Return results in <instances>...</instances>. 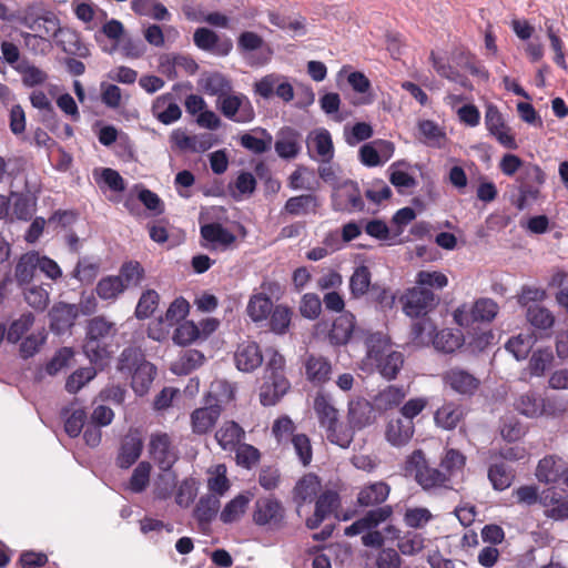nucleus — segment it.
Segmentation results:
<instances>
[{
  "instance_id": "1a4fd4ad",
  "label": "nucleus",
  "mask_w": 568,
  "mask_h": 568,
  "mask_svg": "<svg viewBox=\"0 0 568 568\" xmlns=\"http://www.w3.org/2000/svg\"><path fill=\"white\" fill-rule=\"evenodd\" d=\"M535 476L539 483H561L568 487V463L556 454L546 455L538 462Z\"/></svg>"
},
{
  "instance_id": "412c9836",
  "label": "nucleus",
  "mask_w": 568,
  "mask_h": 568,
  "mask_svg": "<svg viewBox=\"0 0 568 568\" xmlns=\"http://www.w3.org/2000/svg\"><path fill=\"white\" fill-rule=\"evenodd\" d=\"M540 504L545 507V516L554 520L568 519V496L550 487L542 491Z\"/></svg>"
},
{
  "instance_id": "423d86ee",
  "label": "nucleus",
  "mask_w": 568,
  "mask_h": 568,
  "mask_svg": "<svg viewBox=\"0 0 568 568\" xmlns=\"http://www.w3.org/2000/svg\"><path fill=\"white\" fill-rule=\"evenodd\" d=\"M498 304L491 298H479L468 310L466 305L454 312V320L462 327H469L478 322H491L498 314Z\"/></svg>"
},
{
  "instance_id": "473e14b6",
  "label": "nucleus",
  "mask_w": 568,
  "mask_h": 568,
  "mask_svg": "<svg viewBox=\"0 0 568 568\" xmlns=\"http://www.w3.org/2000/svg\"><path fill=\"white\" fill-rule=\"evenodd\" d=\"M418 139L425 145L442 149L447 142V134L434 120H420L417 123Z\"/></svg>"
},
{
  "instance_id": "c756f323",
  "label": "nucleus",
  "mask_w": 568,
  "mask_h": 568,
  "mask_svg": "<svg viewBox=\"0 0 568 568\" xmlns=\"http://www.w3.org/2000/svg\"><path fill=\"white\" fill-rule=\"evenodd\" d=\"M263 48L266 50V54L258 55L255 61V63L260 65L266 64L272 54V50L268 44L265 43L263 37L253 31H243L237 38V50L243 55Z\"/></svg>"
},
{
  "instance_id": "c9c22d12",
  "label": "nucleus",
  "mask_w": 568,
  "mask_h": 568,
  "mask_svg": "<svg viewBox=\"0 0 568 568\" xmlns=\"http://www.w3.org/2000/svg\"><path fill=\"white\" fill-rule=\"evenodd\" d=\"M540 403V394L535 390H527L515 398L513 406L518 414L527 418H538L542 416V405Z\"/></svg>"
},
{
  "instance_id": "bb28decb",
  "label": "nucleus",
  "mask_w": 568,
  "mask_h": 568,
  "mask_svg": "<svg viewBox=\"0 0 568 568\" xmlns=\"http://www.w3.org/2000/svg\"><path fill=\"white\" fill-rule=\"evenodd\" d=\"M355 332V316L344 312L337 316L328 332V341L334 346L346 345Z\"/></svg>"
},
{
  "instance_id": "864d4df0",
  "label": "nucleus",
  "mask_w": 568,
  "mask_h": 568,
  "mask_svg": "<svg viewBox=\"0 0 568 568\" xmlns=\"http://www.w3.org/2000/svg\"><path fill=\"white\" fill-rule=\"evenodd\" d=\"M73 405L74 403H71V406ZM61 414L67 417L64 423L65 433L72 438L78 437L84 427L88 417L87 412L83 408L64 407Z\"/></svg>"
},
{
  "instance_id": "e2e57ef3",
  "label": "nucleus",
  "mask_w": 568,
  "mask_h": 568,
  "mask_svg": "<svg viewBox=\"0 0 568 568\" xmlns=\"http://www.w3.org/2000/svg\"><path fill=\"white\" fill-rule=\"evenodd\" d=\"M296 425L287 415L277 417L272 425V435L278 445L285 446L295 436Z\"/></svg>"
},
{
  "instance_id": "6ab92c4d",
  "label": "nucleus",
  "mask_w": 568,
  "mask_h": 568,
  "mask_svg": "<svg viewBox=\"0 0 568 568\" xmlns=\"http://www.w3.org/2000/svg\"><path fill=\"white\" fill-rule=\"evenodd\" d=\"M394 514L393 506L386 505L382 508L367 510L363 517L355 520L351 526L345 528L346 536H356L366 530L378 527L386 523Z\"/></svg>"
},
{
  "instance_id": "20e7f679",
  "label": "nucleus",
  "mask_w": 568,
  "mask_h": 568,
  "mask_svg": "<svg viewBox=\"0 0 568 568\" xmlns=\"http://www.w3.org/2000/svg\"><path fill=\"white\" fill-rule=\"evenodd\" d=\"M545 181V172L539 165L526 163L517 178L519 194L515 201L516 207L521 211L526 209L528 202L537 200Z\"/></svg>"
},
{
  "instance_id": "37998d69",
  "label": "nucleus",
  "mask_w": 568,
  "mask_h": 568,
  "mask_svg": "<svg viewBox=\"0 0 568 568\" xmlns=\"http://www.w3.org/2000/svg\"><path fill=\"white\" fill-rule=\"evenodd\" d=\"M115 335V324L106 321L102 316H95L88 323L85 335L88 339L112 342Z\"/></svg>"
},
{
  "instance_id": "5fc2aeb1",
  "label": "nucleus",
  "mask_w": 568,
  "mask_h": 568,
  "mask_svg": "<svg viewBox=\"0 0 568 568\" xmlns=\"http://www.w3.org/2000/svg\"><path fill=\"white\" fill-rule=\"evenodd\" d=\"M125 290V285L121 277L115 275H108L102 277L97 286L95 293L97 295L104 301H114L118 296L123 293Z\"/></svg>"
},
{
  "instance_id": "f03ea898",
  "label": "nucleus",
  "mask_w": 568,
  "mask_h": 568,
  "mask_svg": "<svg viewBox=\"0 0 568 568\" xmlns=\"http://www.w3.org/2000/svg\"><path fill=\"white\" fill-rule=\"evenodd\" d=\"M285 358L278 352H273L268 358L264 382L260 387V402L263 406H273L290 390L291 383L285 376Z\"/></svg>"
},
{
  "instance_id": "bf43d9fd",
  "label": "nucleus",
  "mask_w": 568,
  "mask_h": 568,
  "mask_svg": "<svg viewBox=\"0 0 568 568\" xmlns=\"http://www.w3.org/2000/svg\"><path fill=\"white\" fill-rule=\"evenodd\" d=\"M293 312L283 304L275 305L268 315L270 329L278 335L285 334L291 325Z\"/></svg>"
},
{
  "instance_id": "2f4dec72",
  "label": "nucleus",
  "mask_w": 568,
  "mask_h": 568,
  "mask_svg": "<svg viewBox=\"0 0 568 568\" xmlns=\"http://www.w3.org/2000/svg\"><path fill=\"white\" fill-rule=\"evenodd\" d=\"M464 417L465 413L462 405L454 402H447L436 409L434 414V422L437 427L445 430H453L458 426Z\"/></svg>"
},
{
  "instance_id": "de8ad7c7",
  "label": "nucleus",
  "mask_w": 568,
  "mask_h": 568,
  "mask_svg": "<svg viewBox=\"0 0 568 568\" xmlns=\"http://www.w3.org/2000/svg\"><path fill=\"white\" fill-rule=\"evenodd\" d=\"M466 466V456L456 448H446L440 457L439 467L446 474L449 480L458 473H462Z\"/></svg>"
},
{
  "instance_id": "b1692460",
  "label": "nucleus",
  "mask_w": 568,
  "mask_h": 568,
  "mask_svg": "<svg viewBox=\"0 0 568 568\" xmlns=\"http://www.w3.org/2000/svg\"><path fill=\"white\" fill-rule=\"evenodd\" d=\"M78 314L79 310L74 304H68L63 302L54 304L49 312L50 328L57 334L64 333L67 329L73 326Z\"/></svg>"
},
{
  "instance_id": "338daca9",
  "label": "nucleus",
  "mask_w": 568,
  "mask_h": 568,
  "mask_svg": "<svg viewBox=\"0 0 568 568\" xmlns=\"http://www.w3.org/2000/svg\"><path fill=\"white\" fill-rule=\"evenodd\" d=\"M554 354L551 349L540 348L535 351L528 363L529 374L536 377L544 376L546 371L551 366Z\"/></svg>"
},
{
  "instance_id": "8fccbe9b",
  "label": "nucleus",
  "mask_w": 568,
  "mask_h": 568,
  "mask_svg": "<svg viewBox=\"0 0 568 568\" xmlns=\"http://www.w3.org/2000/svg\"><path fill=\"white\" fill-rule=\"evenodd\" d=\"M274 305L272 300L265 293H258L251 296L247 304V314L255 323L268 318Z\"/></svg>"
},
{
  "instance_id": "9d476101",
  "label": "nucleus",
  "mask_w": 568,
  "mask_h": 568,
  "mask_svg": "<svg viewBox=\"0 0 568 568\" xmlns=\"http://www.w3.org/2000/svg\"><path fill=\"white\" fill-rule=\"evenodd\" d=\"M217 108L225 118L239 123L250 122L255 115L250 100L243 94L226 93L217 99Z\"/></svg>"
},
{
  "instance_id": "a19ab883",
  "label": "nucleus",
  "mask_w": 568,
  "mask_h": 568,
  "mask_svg": "<svg viewBox=\"0 0 568 568\" xmlns=\"http://www.w3.org/2000/svg\"><path fill=\"white\" fill-rule=\"evenodd\" d=\"M83 353L89 358L90 363L103 368L111 357V342L84 339Z\"/></svg>"
},
{
  "instance_id": "13d9d810",
  "label": "nucleus",
  "mask_w": 568,
  "mask_h": 568,
  "mask_svg": "<svg viewBox=\"0 0 568 568\" xmlns=\"http://www.w3.org/2000/svg\"><path fill=\"white\" fill-rule=\"evenodd\" d=\"M49 16H51V13L44 10L42 3L33 2L20 10L19 21L24 27L34 29L36 24L40 20H44L45 22H54L53 19H51Z\"/></svg>"
},
{
  "instance_id": "4be33fe9",
  "label": "nucleus",
  "mask_w": 568,
  "mask_h": 568,
  "mask_svg": "<svg viewBox=\"0 0 568 568\" xmlns=\"http://www.w3.org/2000/svg\"><path fill=\"white\" fill-rule=\"evenodd\" d=\"M361 337L366 348V361L369 364L394 351L392 338L383 332L362 331Z\"/></svg>"
},
{
  "instance_id": "393cba45",
  "label": "nucleus",
  "mask_w": 568,
  "mask_h": 568,
  "mask_svg": "<svg viewBox=\"0 0 568 568\" xmlns=\"http://www.w3.org/2000/svg\"><path fill=\"white\" fill-rule=\"evenodd\" d=\"M415 433L414 422L402 417L392 418L385 429L386 440L394 447L408 444Z\"/></svg>"
},
{
  "instance_id": "49530a36",
  "label": "nucleus",
  "mask_w": 568,
  "mask_h": 568,
  "mask_svg": "<svg viewBox=\"0 0 568 568\" xmlns=\"http://www.w3.org/2000/svg\"><path fill=\"white\" fill-rule=\"evenodd\" d=\"M156 375V368L150 362L143 363L136 371L131 374V387L134 393L139 396H143L148 393L153 379Z\"/></svg>"
},
{
  "instance_id": "6e6d98bb",
  "label": "nucleus",
  "mask_w": 568,
  "mask_h": 568,
  "mask_svg": "<svg viewBox=\"0 0 568 568\" xmlns=\"http://www.w3.org/2000/svg\"><path fill=\"white\" fill-rule=\"evenodd\" d=\"M526 318L537 329L546 331L555 324L554 314L545 306L532 304L527 307Z\"/></svg>"
},
{
  "instance_id": "9b49d317",
  "label": "nucleus",
  "mask_w": 568,
  "mask_h": 568,
  "mask_svg": "<svg viewBox=\"0 0 568 568\" xmlns=\"http://www.w3.org/2000/svg\"><path fill=\"white\" fill-rule=\"evenodd\" d=\"M305 378L313 386L321 387L332 379L333 364L321 354L310 353L303 359Z\"/></svg>"
},
{
  "instance_id": "7c9ffc66",
  "label": "nucleus",
  "mask_w": 568,
  "mask_h": 568,
  "mask_svg": "<svg viewBox=\"0 0 568 568\" xmlns=\"http://www.w3.org/2000/svg\"><path fill=\"white\" fill-rule=\"evenodd\" d=\"M318 207V197L315 194L307 193L287 199L282 213L288 214L291 216H304L308 214H315Z\"/></svg>"
},
{
  "instance_id": "a18cd8bd",
  "label": "nucleus",
  "mask_w": 568,
  "mask_h": 568,
  "mask_svg": "<svg viewBox=\"0 0 568 568\" xmlns=\"http://www.w3.org/2000/svg\"><path fill=\"white\" fill-rule=\"evenodd\" d=\"M314 412L322 428L339 418L337 408L332 404L331 398L322 392L317 393L314 398Z\"/></svg>"
},
{
  "instance_id": "5701e85b",
  "label": "nucleus",
  "mask_w": 568,
  "mask_h": 568,
  "mask_svg": "<svg viewBox=\"0 0 568 568\" xmlns=\"http://www.w3.org/2000/svg\"><path fill=\"white\" fill-rule=\"evenodd\" d=\"M234 361L239 371H255L263 363V355L258 344L252 341L239 344L234 354Z\"/></svg>"
},
{
  "instance_id": "f8f14e48",
  "label": "nucleus",
  "mask_w": 568,
  "mask_h": 568,
  "mask_svg": "<svg viewBox=\"0 0 568 568\" xmlns=\"http://www.w3.org/2000/svg\"><path fill=\"white\" fill-rule=\"evenodd\" d=\"M149 453L160 470H170L178 460L171 437L166 433H154L150 437Z\"/></svg>"
},
{
  "instance_id": "a211bd4d",
  "label": "nucleus",
  "mask_w": 568,
  "mask_h": 568,
  "mask_svg": "<svg viewBox=\"0 0 568 568\" xmlns=\"http://www.w3.org/2000/svg\"><path fill=\"white\" fill-rule=\"evenodd\" d=\"M143 450V439L138 429L130 432L121 440L115 464L121 469H129L136 463Z\"/></svg>"
},
{
  "instance_id": "cd10ccee",
  "label": "nucleus",
  "mask_w": 568,
  "mask_h": 568,
  "mask_svg": "<svg viewBox=\"0 0 568 568\" xmlns=\"http://www.w3.org/2000/svg\"><path fill=\"white\" fill-rule=\"evenodd\" d=\"M153 115L163 124L176 122L182 111L171 93H165L155 99L152 104Z\"/></svg>"
},
{
  "instance_id": "0e129e2a",
  "label": "nucleus",
  "mask_w": 568,
  "mask_h": 568,
  "mask_svg": "<svg viewBox=\"0 0 568 568\" xmlns=\"http://www.w3.org/2000/svg\"><path fill=\"white\" fill-rule=\"evenodd\" d=\"M260 133L262 138L250 133L243 134L240 139L241 145L255 154L267 152L272 148L273 138L265 129H261Z\"/></svg>"
},
{
  "instance_id": "4468645a",
  "label": "nucleus",
  "mask_w": 568,
  "mask_h": 568,
  "mask_svg": "<svg viewBox=\"0 0 568 568\" xmlns=\"http://www.w3.org/2000/svg\"><path fill=\"white\" fill-rule=\"evenodd\" d=\"M339 506L341 496L336 490H321L315 499L314 514L305 521L306 527L312 530L318 528L326 518L339 508Z\"/></svg>"
},
{
  "instance_id": "3c124183",
  "label": "nucleus",
  "mask_w": 568,
  "mask_h": 568,
  "mask_svg": "<svg viewBox=\"0 0 568 568\" xmlns=\"http://www.w3.org/2000/svg\"><path fill=\"white\" fill-rule=\"evenodd\" d=\"M515 478L513 469L506 466L505 463H494L488 468V479L490 480L495 490L503 491L510 487Z\"/></svg>"
},
{
  "instance_id": "ddd939ff",
  "label": "nucleus",
  "mask_w": 568,
  "mask_h": 568,
  "mask_svg": "<svg viewBox=\"0 0 568 568\" xmlns=\"http://www.w3.org/2000/svg\"><path fill=\"white\" fill-rule=\"evenodd\" d=\"M285 509L275 497H261L255 501L253 521L257 526H280L284 519Z\"/></svg>"
},
{
  "instance_id": "dca6fc26",
  "label": "nucleus",
  "mask_w": 568,
  "mask_h": 568,
  "mask_svg": "<svg viewBox=\"0 0 568 568\" xmlns=\"http://www.w3.org/2000/svg\"><path fill=\"white\" fill-rule=\"evenodd\" d=\"M445 386L460 395H473L479 387L480 381L466 369L452 367L442 374Z\"/></svg>"
},
{
  "instance_id": "4d7b16f0",
  "label": "nucleus",
  "mask_w": 568,
  "mask_h": 568,
  "mask_svg": "<svg viewBox=\"0 0 568 568\" xmlns=\"http://www.w3.org/2000/svg\"><path fill=\"white\" fill-rule=\"evenodd\" d=\"M250 504V497L240 494L230 500L220 514V520L223 524H232L237 521L246 511Z\"/></svg>"
},
{
  "instance_id": "052dcab7",
  "label": "nucleus",
  "mask_w": 568,
  "mask_h": 568,
  "mask_svg": "<svg viewBox=\"0 0 568 568\" xmlns=\"http://www.w3.org/2000/svg\"><path fill=\"white\" fill-rule=\"evenodd\" d=\"M151 470L152 466L149 462H140L133 469L126 489L134 494L143 493L150 484Z\"/></svg>"
},
{
  "instance_id": "c85d7f7f",
  "label": "nucleus",
  "mask_w": 568,
  "mask_h": 568,
  "mask_svg": "<svg viewBox=\"0 0 568 568\" xmlns=\"http://www.w3.org/2000/svg\"><path fill=\"white\" fill-rule=\"evenodd\" d=\"M308 152H315L320 160L329 163L334 156V145L331 133L326 129H320L310 133L307 139Z\"/></svg>"
},
{
  "instance_id": "f704fd0d",
  "label": "nucleus",
  "mask_w": 568,
  "mask_h": 568,
  "mask_svg": "<svg viewBox=\"0 0 568 568\" xmlns=\"http://www.w3.org/2000/svg\"><path fill=\"white\" fill-rule=\"evenodd\" d=\"M39 264V253L28 252L22 254L14 266V278L17 284L22 287L31 283Z\"/></svg>"
},
{
  "instance_id": "f257e3e1",
  "label": "nucleus",
  "mask_w": 568,
  "mask_h": 568,
  "mask_svg": "<svg viewBox=\"0 0 568 568\" xmlns=\"http://www.w3.org/2000/svg\"><path fill=\"white\" fill-rule=\"evenodd\" d=\"M405 469L428 494L453 489V480L448 479L439 466H433L422 449H415L407 457Z\"/></svg>"
},
{
  "instance_id": "79ce46f5",
  "label": "nucleus",
  "mask_w": 568,
  "mask_h": 568,
  "mask_svg": "<svg viewBox=\"0 0 568 568\" xmlns=\"http://www.w3.org/2000/svg\"><path fill=\"white\" fill-rule=\"evenodd\" d=\"M417 318L418 320L410 325L409 342L416 347L428 346L433 342L435 325L425 316Z\"/></svg>"
},
{
  "instance_id": "72a5a7b5",
  "label": "nucleus",
  "mask_w": 568,
  "mask_h": 568,
  "mask_svg": "<svg viewBox=\"0 0 568 568\" xmlns=\"http://www.w3.org/2000/svg\"><path fill=\"white\" fill-rule=\"evenodd\" d=\"M244 429L234 420H227L216 430L215 439L223 450L233 452L244 438Z\"/></svg>"
},
{
  "instance_id": "aec40b11",
  "label": "nucleus",
  "mask_w": 568,
  "mask_h": 568,
  "mask_svg": "<svg viewBox=\"0 0 568 568\" xmlns=\"http://www.w3.org/2000/svg\"><path fill=\"white\" fill-rule=\"evenodd\" d=\"M322 490V481L320 477L313 473L305 474L295 484L292 495L296 505L297 513L305 504L315 501Z\"/></svg>"
},
{
  "instance_id": "603ef678",
  "label": "nucleus",
  "mask_w": 568,
  "mask_h": 568,
  "mask_svg": "<svg viewBox=\"0 0 568 568\" xmlns=\"http://www.w3.org/2000/svg\"><path fill=\"white\" fill-rule=\"evenodd\" d=\"M371 280H372V274L367 266L361 265V266L356 267L349 278L351 295L354 298H359V297L364 296L365 294H368L373 286L371 284Z\"/></svg>"
},
{
  "instance_id": "58836bf2",
  "label": "nucleus",
  "mask_w": 568,
  "mask_h": 568,
  "mask_svg": "<svg viewBox=\"0 0 568 568\" xmlns=\"http://www.w3.org/2000/svg\"><path fill=\"white\" fill-rule=\"evenodd\" d=\"M372 365L381 376L387 381L396 379L404 365V355L399 351H392L385 356L378 358Z\"/></svg>"
},
{
  "instance_id": "ea45409f",
  "label": "nucleus",
  "mask_w": 568,
  "mask_h": 568,
  "mask_svg": "<svg viewBox=\"0 0 568 568\" xmlns=\"http://www.w3.org/2000/svg\"><path fill=\"white\" fill-rule=\"evenodd\" d=\"M464 342V335L460 331L444 328L434 335L432 344L436 351L450 354L460 348Z\"/></svg>"
},
{
  "instance_id": "0eeeda50",
  "label": "nucleus",
  "mask_w": 568,
  "mask_h": 568,
  "mask_svg": "<svg viewBox=\"0 0 568 568\" xmlns=\"http://www.w3.org/2000/svg\"><path fill=\"white\" fill-rule=\"evenodd\" d=\"M332 207L337 212H361L365 207L357 182L352 180L338 184L332 194Z\"/></svg>"
},
{
  "instance_id": "7ed1b4c3",
  "label": "nucleus",
  "mask_w": 568,
  "mask_h": 568,
  "mask_svg": "<svg viewBox=\"0 0 568 568\" xmlns=\"http://www.w3.org/2000/svg\"><path fill=\"white\" fill-rule=\"evenodd\" d=\"M215 387L224 390V398L211 392L205 399V406L194 409L191 414L192 432L196 435L211 432L222 414V402L234 399V389L229 383L220 381L215 383Z\"/></svg>"
},
{
  "instance_id": "4c0bfd02",
  "label": "nucleus",
  "mask_w": 568,
  "mask_h": 568,
  "mask_svg": "<svg viewBox=\"0 0 568 568\" xmlns=\"http://www.w3.org/2000/svg\"><path fill=\"white\" fill-rule=\"evenodd\" d=\"M219 508L220 500L216 496L206 495L199 499L194 508L193 516L202 530H204L216 517Z\"/></svg>"
},
{
  "instance_id": "680f3d73",
  "label": "nucleus",
  "mask_w": 568,
  "mask_h": 568,
  "mask_svg": "<svg viewBox=\"0 0 568 568\" xmlns=\"http://www.w3.org/2000/svg\"><path fill=\"white\" fill-rule=\"evenodd\" d=\"M406 397L403 386L389 385L375 397L376 404L384 410L398 407Z\"/></svg>"
},
{
  "instance_id": "e433bc0d",
  "label": "nucleus",
  "mask_w": 568,
  "mask_h": 568,
  "mask_svg": "<svg viewBox=\"0 0 568 568\" xmlns=\"http://www.w3.org/2000/svg\"><path fill=\"white\" fill-rule=\"evenodd\" d=\"M277 155L282 159H294L301 151L300 133L294 129L282 130L274 144Z\"/></svg>"
},
{
  "instance_id": "c03bdc74",
  "label": "nucleus",
  "mask_w": 568,
  "mask_h": 568,
  "mask_svg": "<svg viewBox=\"0 0 568 568\" xmlns=\"http://www.w3.org/2000/svg\"><path fill=\"white\" fill-rule=\"evenodd\" d=\"M323 429L325 430L326 439L341 448H348L354 440L355 433L352 427L348 423L345 425L339 422V418Z\"/></svg>"
},
{
  "instance_id": "69168bd1",
  "label": "nucleus",
  "mask_w": 568,
  "mask_h": 568,
  "mask_svg": "<svg viewBox=\"0 0 568 568\" xmlns=\"http://www.w3.org/2000/svg\"><path fill=\"white\" fill-rule=\"evenodd\" d=\"M118 277H121L125 288L131 286H139L145 277V271L140 262L128 261L124 262L121 267Z\"/></svg>"
},
{
  "instance_id": "6e6552de",
  "label": "nucleus",
  "mask_w": 568,
  "mask_h": 568,
  "mask_svg": "<svg viewBox=\"0 0 568 568\" xmlns=\"http://www.w3.org/2000/svg\"><path fill=\"white\" fill-rule=\"evenodd\" d=\"M253 92L264 100H270L276 95L284 103L294 99L293 85L283 75L276 73L266 74L256 81L253 85Z\"/></svg>"
},
{
  "instance_id": "09e8293b",
  "label": "nucleus",
  "mask_w": 568,
  "mask_h": 568,
  "mask_svg": "<svg viewBox=\"0 0 568 568\" xmlns=\"http://www.w3.org/2000/svg\"><path fill=\"white\" fill-rule=\"evenodd\" d=\"M145 362L141 349L132 346L125 347L118 358L116 369L122 374L131 375Z\"/></svg>"
},
{
  "instance_id": "a878e982",
  "label": "nucleus",
  "mask_w": 568,
  "mask_h": 568,
  "mask_svg": "<svg viewBox=\"0 0 568 568\" xmlns=\"http://www.w3.org/2000/svg\"><path fill=\"white\" fill-rule=\"evenodd\" d=\"M200 233L201 237L210 244V248L225 250L236 241V236L217 222L202 225Z\"/></svg>"
},
{
  "instance_id": "774afa93",
  "label": "nucleus",
  "mask_w": 568,
  "mask_h": 568,
  "mask_svg": "<svg viewBox=\"0 0 568 568\" xmlns=\"http://www.w3.org/2000/svg\"><path fill=\"white\" fill-rule=\"evenodd\" d=\"M178 477L174 471L161 470L154 484V496L156 499L165 500L170 498L176 487Z\"/></svg>"
},
{
  "instance_id": "2eb2a0df",
  "label": "nucleus",
  "mask_w": 568,
  "mask_h": 568,
  "mask_svg": "<svg viewBox=\"0 0 568 568\" xmlns=\"http://www.w3.org/2000/svg\"><path fill=\"white\" fill-rule=\"evenodd\" d=\"M346 418L354 433L363 430L375 423V407L363 397L352 399L347 405Z\"/></svg>"
},
{
  "instance_id": "f3484780",
  "label": "nucleus",
  "mask_w": 568,
  "mask_h": 568,
  "mask_svg": "<svg viewBox=\"0 0 568 568\" xmlns=\"http://www.w3.org/2000/svg\"><path fill=\"white\" fill-rule=\"evenodd\" d=\"M390 494V486L385 481H374L359 488L356 497V506L362 509H375L384 507Z\"/></svg>"
},
{
  "instance_id": "39448f33",
  "label": "nucleus",
  "mask_w": 568,
  "mask_h": 568,
  "mask_svg": "<svg viewBox=\"0 0 568 568\" xmlns=\"http://www.w3.org/2000/svg\"><path fill=\"white\" fill-rule=\"evenodd\" d=\"M400 303L407 316L423 317L436 307L438 297L429 288L417 285L400 296Z\"/></svg>"
}]
</instances>
